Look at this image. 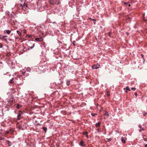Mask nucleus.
Wrapping results in <instances>:
<instances>
[{
    "label": "nucleus",
    "mask_w": 147,
    "mask_h": 147,
    "mask_svg": "<svg viewBox=\"0 0 147 147\" xmlns=\"http://www.w3.org/2000/svg\"><path fill=\"white\" fill-rule=\"evenodd\" d=\"M101 123L100 122H98V123H96L95 125L96 127H99Z\"/></svg>",
    "instance_id": "8"
},
{
    "label": "nucleus",
    "mask_w": 147,
    "mask_h": 147,
    "mask_svg": "<svg viewBox=\"0 0 147 147\" xmlns=\"http://www.w3.org/2000/svg\"><path fill=\"white\" fill-rule=\"evenodd\" d=\"M14 78H12L11 80L10 81V83L12 84H13V82H14L13 81V80L14 79Z\"/></svg>",
    "instance_id": "16"
},
{
    "label": "nucleus",
    "mask_w": 147,
    "mask_h": 147,
    "mask_svg": "<svg viewBox=\"0 0 147 147\" xmlns=\"http://www.w3.org/2000/svg\"><path fill=\"white\" fill-rule=\"evenodd\" d=\"M95 23H96V22H94V24H95Z\"/></svg>",
    "instance_id": "43"
},
{
    "label": "nucleus",
    "mask_w": 147,
    "mask_h": 147,
    "mask_svg": "<svg viewBox=\"0 0 147 147\" xmlns=\"http://www.w3.org/2000/svg\"><path fill=\"white\" fill-rule=\"evenodd\" d=\"M14 102L13 100H11L8 101V104L9 105H12L14 104Z\"/></svg>",
    "instance_id": "6"
},
{
    "label": "nucleus",
    "mask_w": 147,
    "mask_h": 147,
    "mask_svg": "<svg viewBox=\"0 0 147 147\" xmlns=\"http://www.w3.org/2000/svg\"><path fill=\"white\" fill-rule=\"evenodd\" d=\"M97 115V114H94V113H92L91 114V115H92V116H95V115Z\"/></svg>",
    "instance_id": "25"
},
{
    "label": "nucleus",
    "mask_w": 147,
    "mask_h": 147,
    "mask_svg": "<svg viewBox=\"0 0 147 147\" xmlns=\"http://www.w3.org/2000/svg\"><path fill=\"white\" fill-rule=\"evenodd\" d=\"M145 147H147V144H146L145 146Z\"/></svg>",
    "instance_id": "38"
},
{
    "label": "nucleus",
    "mask_w": 147,
    "mask_h": 147,
    "mask_svg": "<svg viewBox=\"0 0 147 147\" xmlns=\"http://www.w3.org/2000/svg\"><path fill=\"white\" fill-rule=\"evenodd\" d=\"M35 40L38 42H41L43 41V39L42 37H40V38H35Z\"/></svg>",
    "instance_id": "2"
},
{
    "label": "nucleus",
    "mask_w": 147,
    "mask_h": 147,
    "mask_svg": "<svg viewBox=\"0 0 147 147\" xmlns=\"http://www.w3.org/2000/svg\"><path fill=\"white\" fill-rule=\"evenodd\" d=\"M21 107H22V106H21L20 105L18 104H17V106H16V108L18 109H20V108H21Z\"/></svg>",
    "instance_id": "13"
},
{
    "label": "nucleus",
    "mask_w": 147,
    "mask_h": 147,
    "mask_svg": "<svg viewBox=\"0 0 147 147\" xmlns=\"http://www.w3.org/2000/svg\"><path fill=\"white\" fill-rule=\"evenodd\" d=\"M7 36H0V39H2L4 38L5 37H6Z\"/></svg>",
    "instance_id": "12"
},
{
    "label": "nucleus",
    "mask_w": 147,
    "mask_h": 147,
    "mask_svg": "<svg viewBox=\"0 0 147 147\" xmlns=\"http://www.w3.org/2000/svg\"><path fill=\"white\" fill-rule=\"evenodd\" d=\"M142 57H143L144 55H142Z\"/></svg>",
    "instance_id": "40"
},
{
    "label": "nucleus",
    "mask_w": 147,
    "mask_h": 147,
    "mask_svg": "<svg viewBox=\"0 0 147 147\" xmlns=\"http://www.w3.org/2000/svg\"><path fill=\"white\" fill-rule=\"evenodd\" d=\"M49 2L50 4L52 5H54V4L58 5L59 3V2L56 1L55 0H49Z\"/></svg>",
    "instance_id": "1"
},
{
    "label": "nucleus",
    "mask_w": 147,
    "mask_h": 147,
    "mask_svg": "<svg viewBox=\"0 0 147 147\" xmlns=\"http://www.w3.org/2000/svg\"><path fill=\"white\" fill-rule=\"evenodd\" d=\"M24 4L25 5L26 7H28V4H25V3H24Z\"/></svg>",
    "instance_id": "30"
},
{
    "label": "nucleus",
    "mask_w": 147,
    "mask_h": 147,
    "mask_svg": "<svg viewBox=\"0 0 147 147\" xmlns=\"http://www.w3.org/2000/svg\"><path fill=\"white\" fill-rule=\"evenodd\" d=\"M124 4L125 5H127L128 3H127L126 2H125Z\"/></svg>",
    "instance_id": "35"
},
{
    "label": "nucleus",
    "mask_w": 147,
    "mask_h": 147,
    "mask_svg": "<svg viewBox=\"0 0 147 147\" xmlns=\"http://www.w3.org/2000/svg\"><path fill=\"white\" fill-rule=\"evenodd\" d=\"M6 32V33L8 34H9L11 32V31H10L9 30H6L5 31H4V32Z\"/></svg>",
    "instance_id": "11"
},
{
    "label": "nucleus",
    "mask_w": 147,
    "mask_h": 147,
    "mask_svg": "<svg viewBox=\"0 0 147 147\" xmlns=\"http://www.w3.org/2000/svg\"><path fill=\"white\" fill-rule=\"evenodd\" d=\"M3 39L5 41H6L7 40V39L6 38H5V37L4 38H3Z\"/></svg>",
    "instance_id": "32"
},
{
    "label": "nucleus",
    "mask_w": 147,
    "mask_h": 147,
    "mask_svg": "<svg viewBox=\"0 0 147 147\" xmlns=\"http://www.w3.org/2000/svg\"><path fill=\"white\" fill-rule=\"evenodd\" d=\"M29 38H30V36H29Z\"/></svg>",
    "instance_id": "44"
},
{
    "label": "nucleus",
    "mask_w": 147,
    "mask_h": 147,
    "mask_svg": "<svg viewBox=\"0 0 147 147\" xmlns=\"http://www.w3.org/2000/svg\"><path fill=\"white\" fill-rule=\"evenodd\" d=\"M143 140H144L145 141H147V138H146V136L144 135H143Z\"/></svg>",
    "instance_id": "10"
},
{
    "label": "nucleus",
    "mask_w": 147,
    "mask_h": 147,
    "mask_svg": "<svg viewBox=\"0 0 147 147\" xmlns=\"http://www.w3.org/2000/svg\"><path fill=\"white\" fill-rule=\"evenodd\" d=\"M22 114V111H20L19 112V114L17 116V119L18 120H20V119L21 116V114Z\"/></svg>",
    "instance_id": "4"
},
{
    "label": "nucleus",
    "mask_w": 147,
    "mask_h": 147,
    "mask_svg": "<svg viewBox=\"0 0 147 147\" xmlns=\"http://www.w3.org/2000/svg\"><path fill=\"white\" fill-rule=\"evenodd\" d=\"M97 65V67H98V66L97 65Z\"/></svg>",
    "instance_id": "45"
},
{
    "label": "nucleus",
    "mask_w": 147,
    "mask_h": 147,
    "mask_svg": "<svg viewBox=\"0 0 147 147\" xmlns=\"http://www.w3.org/2000/svg\"><path fill=\"white\" fill-rule=\"evenodd\" d=\"M91 20H93V21H95L96 20V19H91Z\"/></svg>",
    "instance_id": "36"
},
{
    "label": "nucleus",
    "mask_w": 147,
    "mask_h": 147,
    "mask_svg": "<svg viewBox=\"0 0 147 147\" xmlns=\"http://www.w3.org/2000/svg\"><path fill=\"white\" fill-rule=\"evenodd\" d=\"M9 133V131H6L5 134V136L6 137V135L7 134H8Z\"/></svg>",
    "instance_id": "20"
},
{
    "label": "nucleus",
    "mask_w": 147,
    "mask_h": 147,
    "mask_svg": "<svg viewBox=\"0 0 147 147\" xmlns=\"http://www.w3.org/2000/svg\"><path fill=\"white\" fill-rule=\"evenodd\" d=\"M80 145L82 146H85V144H84L83 143V140H81L79 143Z\"/></svg>",
    "instance_id": "7"
},
{
    "label": "nucleus",
    "mask_w": 147,
    "mask_h": 147,
    "mask_svg": "<svg viewBox=\"0 0 147 147\" xmlns=\"http://www.w3.org/2000/svg\"><path fill=\"white\" fill-rule=\"evenodd\" d=\"M87 134H88V132L86 131V132H83V134L84 135H86L87 136Z\"/></svg>",
    "instance_id": "18"
},
{
    "label": "nucleus",
    "mask_w": 147,
    "mask_h": 147,
    "mask_svg": "<svg viewBox=\"0 0 147 147\" xmlns=\"http://www.w3.org/2000/svg\"><path fill=\"white\" fill-rule=\"evenodd\" d=\"M76 42L75 41H74L73 42V45L75 46V43Z\"/></svg>",
    "instance_id": "28"
},
{
    "label": "nucleus",
    "mask_w": 147,
    "mask_h": 147,
    "mask_svg": "<svg viewBox=\"0 0 147 147\" xmlns=\"http://www.w3.org/2000/svg\"><path fill=\"white\" fill-rule=\"evenodd\" d=\"M66 84L67 86H69L70 84V81L69 80L67 81Z\"/></svg>",
    "instance_id": "17"
},
{
    "label": "nucleus",
    "mask_w": 147,
    "mask_h": 147,
    "mask_svg": "<svg viewBox=\"0 0 147 147\" xmlns=\"http://www.w3.org/2000/svg\"><path fill=\"white\" fill-rule=\"evenodd\" d=\"M131 6L130 4H129V5H128V6Z\"/></svg>",
    "instance_id": "42"
},
{
    "label": "nucleus",
    "mask_w": 147,
    "mask_h": 147,
    "mask_svg": "<svg viewBox=\"0 0 147 147\" xmlns=\"http://www.w3.org/2000/svg\"><path fill=\"white\" fill-rule=\"evenodd\" d=\"M104 115L106 116H109V114L108 113L107 111L105 112Z\"/></svg>",
    "instance_id": "15"
},
{
    "label": "nucleus",
    "mask_w": 147,
    "mask_h": 147,
    "mask_svg": "<svg viewBox=\"0 0 147 147\" xmlns=\"http://www.w3.org/2000/svg\"><path fill=\"white\" fill-rule=\"evenodd\" d=\"M2 44H0V48H2Z\"/></svg>",
    "instance_id": "29"
},
{
    "label": "nucleus",
    "mask_w": 147,
    "mask_h": 147,
    "mask_svg": "<svg viewBox=\"0 0 147 147\" xmlns=\"http://www.w3.org/2000/svg\"><path fill=\"white\" fill-rule=\"evenodd\" d=\"M25 72H23V73H22V74H25Z\"/></svg>",
    "instance_id": "41"
},
{
    "label": "nucleus",
    "mask_w": 147,
    "mask_h": 147,
    "mask_svg": "<svg viewBox=\"0 0 147 147\" xmlns=\"http://www.w3.org/2000/svg\"><path fill=\"white\" fill-rule=\"evenodd\" d=\"M31 70L30 68L28 67L27 69V71H30Z\"/></svg>",
    "instance_id": "22"
},
{
    "label": "nucleus",
    "mask_w": 147,
    "mask_h": 147,
    "mask_svg": "<svg viewBox=\"0 0 147 147\" xmlns=\"http://www.w3.org/2000/svg\"><path fill=\"white\" fill-rule=\"evenodd\" d=\"M7 142L8 145L9 146H10L11 145V142L9 140H7Z\"/></svg>",
    "instance_id": "9"
},
{
    "label": "nucleus",
    "mask_w": 147,
    "mask_h": 147,
    "mask_svg": "<svg viewBox=\"0 0 147 147\" xmlns=\"http://www.w3.org/2000/svg\"><path fill=\"white\" fill-rule=\"evenodd\" d=\"M109 36L110 37H111V34H110V32H109Z\"/></svg>",
    "instance_id": "37"
},
{
    "label": "nucleus",
    "mask_w": 147,
    "mask_h": 147,
    "mask_svg": "<svg viewBox=\"0 0 147 147\" xmlns=\"http://www.w3.org/2000/svg\"><path fill=\"white\" fill-rule=\"evenodd\" d=\"M138 127L142 129V130H144V129L142 128V126L140 125H139Z\"/></svg>",
    "instance_id": "24"
},
{
    "label": "nucleus",
    "mask_w": 147,
    "mask_h": 147,
    "mask_svg": "<svg viewBox=\"0 0 147 147\" xmlns=\"http://www.w3.org/2000/svg\"><path fill=\"white\" fill-rule=\"evenodd\" d=\"M142 129H140V130H139V132H141L142 131Z\"/></svg>",
    "instance_id": "33"
},
{
    "label": "nucleus",
    "mask_w": 147,
    "mask_h": 147,
    "mask_svg": "<svg viewBox=\"0 0 147 147\" xmlns=\"http://www.w3.org/2000/svg\"><path fill=\"white\" fill-rule=\"evenodd\" d=\"M136 88H131V90L133 91H135L136 90Z\"/></svg>",
    "instance_id": "27"
},
{
    "label": "nucleus",
    "mask_w": 147,
    "mask_h": 147,
    "mask_svg": "<svg viewBox=\"0 0 147 147\" xmlns=\"http://www.w3.org/2000/svg\"><path fill=\"white\" fill-rule=\"evenodd\" d=\"M98 67H97V66L96 65H94L92 66V68L94 69H96L99 68L100 67V65H97Z\"/></svg>",
    "instance_id": "5"
},
{
    "label": "nucleus",
    "mask_w": 147,
    "mask_h": 147,
    "mask_svg": "<svg viewBox=\"0 0 147 147\" xmlns=\"http://www.w3.org/2000/svg\"><path fill=\"white\" fill-rule=\"evenodd\" d=\"M111 140H112V139H111V138H110V139H108V141H110Z\"/></svg>",
    "instance_id": "31"
},
{
    "label": "nucleus",
    "mask_w": 147,
    "mask_h": 147,
    "mask_svg": "<svg viewBox=\"0 0 147 147\" xmlns=\"http://www.w3.org/2000/svg\"><path fill=\"white\" fill-rule=\"evenodd\" d=\"M107 95H108V97H109L110 96L109 94L107 93Z\"/></svg>",
    "instance_id": "34"
},
{
    "label": "nucleus",
    "mask_w": 147,
    "mask_h": 147,
    "mask_svg": "<svg viewBox=\"0 0 147 147\" xmlns=\"http://www.w3.org/2000/svg\"><path fill=\"white\" fill-rule=\"evenodd\" d=\"M135 95L137 96V93H135Z\"/></svg>",
    "instance_id": "39"
},
{
    "label": "nucleus",
    "mask_w": 147,
    "mask_h": 147,
    "mask_svg": "<svg viewBox=\"0 0 147 147\" xmlns=\"http://www.w3.org/2000/svg\"><path fill=\"white\" fill-rule=\"evenodd\" d=\"M42 129L45 131V132H46V131L47 130V128L45 127H42Z\"/></svg>",
    "instance_id": "19"
},
{
    "label": "nucleus",
    "mask_w": 147,
    "mask_h": 147,
    "mask_svg": "<svg viewBox=\"0 0 147 147\" xmlns=\"http://www.w3.org/2000/svg\"><path fill=\"white\" fill-rule=\"evenodd\" d=\"M146 115H147V113L145 112H143V115L144 116H145Z\"/></svg>",
    "instance_id": "23"
},
{
    "label": "nucleus",
    "mask_w": 147,
    "mask_h": 147,
    "mask_svg": "<svg viewBox=\"0 0 147 147\" xmlns=\"http://www.w3.org/2000/svg\"><path fill=\"white\" fill-rule=\"evenodd\" d=\"M127 139L124 136V137H122L121 138V141L123 143H125V140Z\"/></svg>",
    "instance_id": "3"
},
{
    "label": "nucleus",
    "mask_w": 147,
    "mask_h": 147,
    "mask_svg": "<svg viewBox=\"0 0 147 147\" xmlns=\"http://www.w3.org/2000/svg\"><path fill=\"white\" fill-rule=\"evenodd\" d=\"M4 138H3L2 137H0V140H4Z\"/></svg>",
    "instance_id": "26"
},
{
    "label": "nucleus",
    "mask_w": 147,
    "mask_h": 147,
    "mask_svg": "<svg viewBox=\"0 0 147 147\" xmlns=\"http://www.w3.org/2000/svg\"><path fill=\"white\" fill-rule=\"evenodd\" d=\"M17 33H18V34L20 36H21V35L22 34H21V33L19 31H17Z\"/></svg>",
    "instance_id": "21"
},
{
    "label": "nucleus",
    "mask_w": 147,
    "mask_h": 147,
    "mask_svg": "<svg viewBox=\"0 0 147 147\" xmlns=\"http://www.w3.org/2000/svg\"><path fill=\"white\" fill-rule=\"evenodd\" d=\"M126 92L127 93V90H128L129 91H130V89H129V87H128V86H127L126 87Z\"/></svg>",
    "instance_id": "14"
}]
</instances>
